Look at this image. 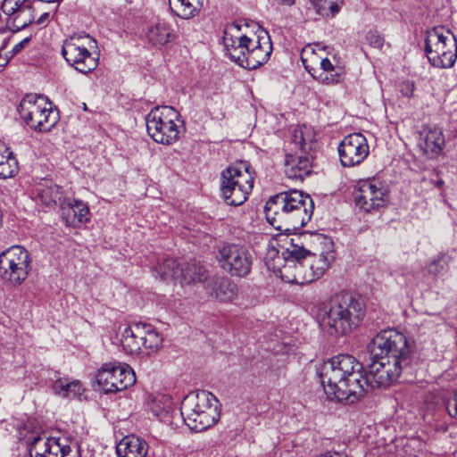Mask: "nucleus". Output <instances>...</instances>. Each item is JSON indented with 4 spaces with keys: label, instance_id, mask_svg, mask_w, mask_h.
<instances>
[{
    "label": "nucleus",
    "instance_id": "f257e3e1",
    "mask_svg": "<svg viewBox=\"0 0 457 457\" xmlns=\"http://www.w3.org/2000/svg\"><path fill=\"white\" fill-rule=\"evenodd\" d=\"M362 364L350 354H339L323 362L318 376L329 398L353 403L365 395L361 385Z\"/></svg>",
    "mask_w": 457,
    "mask_h": 457
},
{
    "label": "nucleus",
    "instance_id": "f03ea898",
    "mask_svg": "<svg viewBox=\"0 0 457 457\" xmlns=\"http://www.w3.org/2000/svg\"><path fill=\"white\" fill-rule=\"evenodd\" d=\"M366 312L364 301L349 293H338L318 305L317 321L333 337L350 334L361 323Z\"/></svg>",
    "mask_w": 457,
    "mask_h": 457
},
{
    "label": "nucleus",
    "instance_id": "7ed1b4c3",
    "mask_svg": "<svg viewBox=\"0 0 457 457\" xmlns=\"http://www.w3.org/2000/svg\"><path fill=\"white\" fill-rule=\"evenodd\" d=\"M314 210L312 198L303 191L292 189L271 196L265 204L267 221L278 231L302 228L311 220Z\"/></svg>",
    "mask_w": 457,
    "mask_h": 457
},
{
    "label": "nucleus",
    "instance_id": "20e7f679",
    "mask_svg": "<svg viewBox=\"0 0 457 457\" xmlns=\"http://www.w3.org/2000/svg\"><path fill=\"white\" fill-rule=\"evenodd\" d=\"M292 143L300 151L296 155L287 154L284 166L288 179L303 180L310 175L315 159L318 142L314 130L308 126H297L293 132Z\"/></svg>",
    "mask_w": 457,
    "mask_h": 457
},
{
    "label": "nucleus",
    "instance_id": "39448f33",
    "mask_svg": "<svg viewBox=\"0 0 457 457\" xmlns=\"http://www.w3.org/2000/svg\"><path fill=\"white\" fill-rule=\"evenodd\" d=\"M370 358L388 357L391 361L405 367L411 362V349L407 337L395 329H385L378 332L368 344Z\"/></svg>",
    "mask_w": 457,
    "mask_h": 457
},
{
    "label": "nucleus",
    "instance_id": "423d86ee",
    "mask_svg": "<svg viewBox=\"0 0 457 457\" xmlns=\"http://www.w3.org/2000/svg\"><path fill=\"white\" fill-rule=\"evenodd\" d=\"M253 187V177L245 164L228 166L221 172V196L228 205L243 204L247 200Z\"/></svg>",
    "mask_w": 457,
    "mask_h": 457
},
{
    "label": "nucleus",
    "instance_id": "0eeeda50",
    "mask_svg": "<svg viewBox=\"0 0 457 457\" xmlns=\"http://www.w3.org/2000/svg\"><path fill=\"white\" fill-rule=\"evenodd\" d=\"M425 52L429 62L437 68H450L457 59V41L454 35L444 27L428 31Z\"/></svg>",
    "mask_w": 457,
    "mask_h": 457
},
{
    "label": "nucleus",
    "instance_id": "6e6552de",
    "mask_svg": "<svg viewBox=\"0 0 457 457\" xmlns=\"http://www.w3.org/2000/svg\"><path fill=\"white\" fill-rule=\"evenodd\" d=\"M18 112L28 126L40 132L49 131L58 120L52 103L43 96L26 95L18 106Z\"/></svg>",
    "mask_w": 457,
    "mask_h": 457
},
{
    "label": "nucleus",
    "instance_id": "1a4fd4ad",
    "mask_svg": "<svg viewBox=\"0 0 457 457\" xmlns=\"http://www.w3.org/2000/svg\"><path fill=\"white\" fill-rule=\"evenodd\" d=\"M178 117V112L172 107L153 108L145 117L148 135L158 144H174L179 138V129L176 124Z\"/></svg>",
    "mask_w": 457,
    "mask_h": 457
},
{
    "label": "nucleus",
    "instance_id": "9d476101",
    "mask_svg": "<svg viewBox=\"0 0 457 457\" xmlns=\"http://www.w3.org/2000/svg\"><path fill=\"white\" fill-rule=\"evenodd\" d=\"M299 240V237L292 238L290 245L283 251L285 263L279 272L287 283L306 285L316 279L310 266L306 265V249L295 242Z\"/></svg>",
    "mask_w": 457,
    "mask_h": 457
},
{
    "label": "nucleus",
    "instance_id": "9b49d317",
    "mask_svg": "<svg viewBox=\"0 0 457 457\" xmlns=\"http://www.w3.org/2000/svg\"><path fill=\"white\" fill-rule=\"evenodd\" d=\"M91 43L95 40L89 35H73L62 44V54L67 63L83 74L92 72L98 66V58L88 49Z\"/></svg>",
    "mask_w": 457,
    "mask_h": 457
},
{
    "label": "nucleus",
    "instance_id": "f8f14e48",
    "mask_svg": "<svg viewBox=\"0 0 457 457\" xmlns=\"http://www.w3.org/2000/svg\"><path fill=\"white\" fill-rule=\"evenodd\" d=\"M29 251L21 245H13L0 254V276L13 286H20L28 278L31 269Z\"/></svg>",
    "mask_w": 457,
    "mask_h": 457
},
{
    "label": "nucleus",
    "instance_id": "ddd939ff",
    "mask_svg": "<svg viewBox=\"0 0 457 457\" xmlns=\"http://www.w3.org/2000/svg\"><path fill=\"white\" fill-rule=\"evenodd\" d=\"M367 374L361 372V385L364 387L365 395L370 389L387 387L400 377L403 370L406 368L401 364L391 361L388 357L370 358Z\"/></svg>",
    "mask_w": 457,
    "mask_h": 457
},
{
    "label": "nucleus",
    "instance_id": "4468645a",
    "mask_svg": "<svg viewBox=\"0 0 457 457\" xmlns=\"http://www.w3.org/2000/svg\"><path fill=\"white\" fill-rule=\"evenodd\" d=\"M223 46L226 54L234 62L241 67H253L263 60L266 53L260 50L253 51L250 57L245 58L244 50L247 49L249 37L240 33L239 26L231 25L224 30ZM262 51H266L263 49Z\"/></svg>",
    "mask_w": 457,
    "mask_h": 457
},
{
    "label": "nucleus",
    "instance_id": "2eb2a0df",
    "mask_svg": "<svg viewBox=\"0 0 457 457\" xmlns=\"http://www.w3.org/2000/svg\"><path fill=\"white\" fill-rule=\"evenodd\" d=\"M96 380L105 394L116 393L133 386L136 382V375L129 365L111 362L104 364L96 371Z\"/></svg>",
    "mask_w": 457,
    "mask_h": 457
},
{
    "label": "nucleus",
    "instance_id": "dca6fc26",
    "mask_svg": "<svg viewBox=\"0 0 457 457\" xmlns=\"http://www.w3.org/2000/svg\"><path fill=\"white\" fill-rule=\"evenodd\" d=\"M217 260L220 268L231 277L245 278L253 266V255L245 246L238 244L220 246Z\"/></svg>",
    "mask_w": 457,
    "mask_h": 457
},
{
    "label": "nucleus",
    "instance_id": "f3484780",
    "mask_svg": "<svg viewBox=\"0 0 457 457\" xmlns=\"http://www.w3.org/2000/svg\"><path fill=\"white\" fill-rule=\"evenodd\" d=\"M354 201L365 212L378 211L388 203V190L378 179L361 180L354 193Z\"/></svg>",
    "mask_w": 457,
    "mask_h": 457
},
{
    "label": "nucleus",
    "instance_id": "a211bd4d",
    "mask_svg": "<svg viewBox=\"0 0 457 457\" xmlns=\"http://www.w3.org/2000/svg\"><path fill=\"white\" fill-rule=\"evenodd\" d=\"M339 160L344 167H354L361 163L370 154L366 137L361 133L345 136L338 147Z\"/></svg>",
    "mask_w": 457,
    "mask_h": 457
},
{
    "label": "nucleus",
    "instance_id": "6ab92c4d",
    "mask_svg": "<svg viewBox=\"0 0 457 457\" xmlns=\"http://www.w3.org/2000/svg\"><path fill=\"white\" fill-rule=\"evenodd\" d=\"M61 218L67 227L78 228L89 220V209L81 200L64 198L61 204Z\"/></svg>",
    "mask_w": 457,
    "mask_h": 457
},
{
    "label": "nucleus",
    "instance_id": "aec40b11",
    "mask_svg": "<svg viewBox=\"0 0 457 457\" xmlns=\"http://www.w3.org/2000/svg\"><path fill=\"white\" fill-rule=\"evenodd\" d=\"M325 250L319 253H312L306 250V265H309L315 279L320 278L335 261L336 254L331 240L324 238Z\"/></svg>",
    "mask_w": 457,
    "mask_h": 457
},
{
    "label": "nucleus",
    "instance_id": "412c9836",
    "mask_svg": "<svg viewBox=\"0 0 457 457\" xmlns=\"http://www.w3.org/2000/svg\"><path fill=\"white\" fill-rule=\"evenodd\" d=\"M212 401H216V398L209 392L190 393L184 397L181 403L180 415L190 419V416L195 415V411L216 408L212 405Z\"/></svg>",
    "mask_w": 457,
    "mask_h": 457
},
{
    "label": "nucleus",
    "instance_id": "4be33fe9",
    "mask_svg": "<svg viewBox=\"0 0 457 457\" xmlns=\"http://www.w3.org/2000/svg\"><path fill=\"white\" fill-rule=\"evenodd\" d=\"M146 37L152 46L162 47L173 42L177 38V33L170 22L158 20L148 27Z\"/></svg>",
    "mask_w": 457,
    "mask_h": 457
},
{
    "label": "nucleus",
    "instance_id": "5701e85b",
    "mask_svg": "<svg viewBox=\"0 0 457 457\" xmlns=\"http://www.w3.org/2000/svg\"><path fill=\"white\" fill-rule=\"evenodd\" d=\"M145 331L142 328L141 322L130 324L124 328L120 344L122 350L129 354H141V339L145 336Z\"/></svg>",
    "mask_w": 457,
    "mask_h": 457
},
{
    "label": "nucleus",
    "instance_id": "b1692460",
    "mask_svg": "<svg viewBox=\"0 0 457 457\" xmlns=\"http://www.w3.org/2000/svg\"><path fill=\"white\" fill-rule=\"evenodd\" d=\"M36 199L46 207H55L63 202L62 187L50 180L40 182L36 187Z\"/></svg>",
    "mask_w": 457,
    "mask_h": 457
},
{
    "label": "nucleus",
    "instance_id": "393cba45",
    "mask_svg": "<svg viewBox=\"0 0 457 457\" xmlns=\"http://www.w3.org/2000/svg\"><path fill=\"white\" fill-rule=\"evenodd\" d=\"M422 138L420 142V147L429 158L438 156L445 146V137L439 129H429L422 132Z\"/></svg>",
    "mask_w": 457,
    "mask_h": 457
},
{
    "label": "nucleus",
    "instance_id": "a878e982",
    "mask_svg": "<svg viewBox=\"0 0 457 457\" xmlns=\"http://www.w3.org/2000/svg\"><path fill=\"white\" fill-rule=\"evenodd\" d=\"M119 457H146L147 443L136 436H125L116 449Z\"/></svg>",
    "mask_w": 457,
    "mask_h": 457
},
{
    "label": "nucleus",
    "instance_id": "bb28decb",
    "mask_svg": "<svg viewBox=\"0 0 457 457\" xmlns=\"http://www.w3.org/2000/svg\"><path fill=\"white\" fill-rule=\"evenodd\" d=\"M148 411L161 421L170 423L171 412L174 410L173 401L168 395L157 394L147 404Z\"/></svg>",
    "mask_w": 457,
    "mask_h": 457
},
{
    "label": "nucleus",
    "instance_id": "cd10ccee",
    "mask_svg": "<svg viewBox=\"0 0 457 457\" xmlns=\"http://www.w3.org/2000/svg\"><path fill=\"white\" fill-rule=\"evenodd\" d=\"M313 79L323 85H335L345 79V71L340 66H335L329 59L323 58L318 73Z\"/></svg>",
    "mask_w": 457,
    "mask_h": 457
},
{
    "label": "nucleus",
    "instance_id": "c85d7f7f",
    "mask_svg": "<svg viewBox=\"0 0 457 457\" xmlns=\"http://www.w3.org/2000/svg\"><path fill=\"white\" fill-rule=\"evenodd\" d=\"M145 336L141 339V354L149 356L155 353L162 346L163 337L152 324L141 322Z\"/></svg>",
    "mask_w": 457,
    "mask_h": 457
},
{
    "label": "nucleus",
    "instance_id": "c756f323",
    "mask_svg": "<svg viewBox=\"0 0 457 457\" xmlns=\"http://www.w3.org/2000/svg\"><path fill=\"white\" fill-rule=\"evenodd\" d=\"M218 413L216 408L208 411H195V415L188 417H182L185 424L193 431L202 432L218 420Z\"/></svg>",
    "mask_w": 457,
    "mask_h": 457
},
{
    "label": "nucleus",
    "instance_id": "7c9ffc66",
    "mask_svg": "<svg viewBox=\"0 0 457 457\" xmlns=\"http://www.w3.org/2000/svg\"><path fill=\"white\" fill-rule=\"evenodd\" d=\"M266 49L264 51V54L266 53L263 60L259 62L257 65L253 67H244L245 69L248 70H254L264 64L269 59L272 53V44L270 41V38L267 32H263L262 35L254 36L253 37H249V42L247 43V49L244 50V55L245 58L248 59L250 57V54L256 50H260L263 52L262 50Z\"/></svg>",
    "mask_w": 457,
    "mask_h": 457
},
{
    "label": "nucleus",
    "instance_id": "2f4dec72",
    "mask_svg": "<svg viewBox=\"0 0 457 457\" xmlns=\"http://www.w3.org/2000/svg\"><path fill=\"white\" fill-rule=\"evenodd\" d=\"M6 15V27L12 32L20 31L30 25L34 19L32 8H23L14 11L12 14Z\"/></svg>",
    "mask_w": 457,
    "mask_h": 457
},
{
    "label": "nucleus",
    "instance_id": "473e14b6",
    "mask_svg": "<svg viewBox=\"0 0 457 457\" xmlns=\"http://www.w3.org/2000/svg\"><path fill=\"white\" fill-rule=\"evenodd\" d=\"M18 170V162L13 153L4 144L0 143V179L13 177Z\"/></svg>",
    "mask_w": 457,
    "mask_h": 457
},
{
    "label": "nucleus",
    "instance_id": "72a5a7b5",
    "mask_svg": "<svg viewBox=\"0 0 457 457\" xmlns=\"http://www.w3.org/2000/svg\"><path fill=\"white\" fill-rule=\"evenodd\" d=\"M205 270L201 263L195 260L180 264L179 281L182 285L200 282L204 278Z\"/></svg>",
    "mask_w": 457,
    "mask_h": 457
},
{
    "label": "nucleus",
    "instance_id": "f704fd0d",
    "mask_svg": "<svg viewBox=\"0 0 457 457\" xmlns=\"http://www.w3.org/2000/svg\"><path fill=\"white\" fill-rule=\"evenodd\" d=\"M52 389L55 395L67 398L80 395L83 391L82 385L79 380L69 381L62 378L53 383Z\"/></svg>",
    "mask_w": 457,
    "mask_h": 457
},
{
    "label": "nucleus",
    "instance_id": "c9c22d12",
    "mask_svg": "<svg viewBox=\"0 0 457 457\" xmlns=\"http://www.w3.org/2000/svg\"><path fill=\"white\" fill-rule=\"evenodd\" d=\"M44 457H65L71 452V439L63 435L51 436Z\"/></svg>",
    "mask_w": 457,
    "mask_h": 457
},
{
    "label": "nucleus",
    "instance_id": "e433bc0d",
    "mask_svg": "<svg viewBox=\"0 0 457 457\" xmlns=\"http://www.w3.org/2000/svg\"><path fill=\"white\" fill-rule=\"evenodd\" d=\"M214 295L220 302H230L237 295V287L227 278H217L214 282Z\"/></svg>",
    "mask_w": 457,
    "mask_h": 457
},
{
    "label": "nucleus",
    "instance_id": "4c0bfd02",
    "mask_svg": "<svg viewBox=\"0 0 457 457\" xmlns=\"http://www.w3.org/2000/svg\"><path fill=\"white\" fill-rule=\"evenodd\" d=\"M204 6V0H177L175 13L182 19L196 15Z\"/></svg>",
    "mask_w": 457,
    "mask_h": 457
},
{
    "label": "nucleus",
    "instance_id": "58836bf2",
    "mask_svg": "<svg viewBox=\"0 0 457 457\" xmlns=\"http://www.w3.org/2000/svg\"><path fill=\"white\" fill-rule=\"evenodd\" d=\"M321 59L316 54L315 49L307 46L303 49L301 54V60L304 69L312 75V78L318 73V70L320 67Z\"/></svg>",
    "mask_w": 457,
    "mask_h": 457
},
{
    "label": "nucleus",
    "instance_id": "ea45409f",
    "mask_svg": "<svg viewBox=\"0 0 457 457\" xmlns=\"http://www.w3.org/2000/svg\"><path fill=\"white\" fill-rule=\"evenodd\" d=\"M318 14L333 17L340 10L343 0H311Z\"/></svg>",
    "mask_w": 457,
    "mask_h": 457
},
{
    "label": "nucleus",
    "instance_id": "a19ab883",
    "mask_svg": "<svg viewBox=\"0 0 457 457\" xmlns=\"http://www.w3.org/2000/svg\"><path fill=\"white\" fill-rule=\"evenodd\" d=\"M180 263L176 260L168 258L158 264L157 272L162 279H179Z\"/></svg>",
    "mask_w": 457,
    "mask_h": 457
},
{
    "label": "nucleus",
    "instance_id": "79ce46f5",
    "mask_svg": "<svg viewBox=\"0 0 457 457\" xmlns=\"http://www.w3.org/2000/svg\"><path fill=\"white\" fill-rule=\"evenodd\" d=\"M50 437L37 436L34 437L29 445L30 457H44L46 449H48Z\"/></svg>",
    "mask_w": 457,
    "mask_h": 457
},
{
    "label": "nucleus",
    "instance_id": "37998d69",
    "mask_svg": "<svg viewBox=\"0 0 457 457\" xmlns=\"http://www.w3.org/2000/svg\"><path fill=\"white\" fill-rule=\"evenodd\" d=\"M31 4V0H4L1 9L4 14H12L18 9L32 8Z\"/></svg>",
    "mask_w": 457,
    "mask_h": 457
},
{
    "label": "nucleus",
    "instance_id": "c03bdc74",
    "mask_svg": "<svg viewBox=\"0 0 457 457\" xmlns=\"http://www.w3.org/2000/svg\"><path fill=\"white\" fill-rule=\"evenodd\" d=\"M447 266L448 265L445 256L440 255L428 264V270L429 273L438 275L442 271L445 270Z\"/></svg>",
    "mask_w": 457,
    "mask_h": 457
},
{
    "label": "nucleus",
    "instance_id": "a18cd8bd",
    "mask_svg": "<svg viewBox=\"0 0 457 457\" xmlns=\"http://www.w3.org/2000/svg\"><path fill=\"white\" fill-rule=\"evenodd\" d=\"M415 84L412 80H404L399 84V91L402 96L411 98L413 96Z\"/></svg>",
    "mask_w": 457,
    "mask_h": 457
},
{
    "label": "nucleus",
    "instance_id": "49530a36",
    "mask_svg": "<svg viewBox=\"0 0 457 457\" xmlns=\"http://www.w3.org/2000/svg\"><path fill=\"white\" fill-rule=\"evenodd\" d=\"M366 39L375 48H380L384 44V38L377 31L368 32Z\"/></svg>",
    "mask_w": 457,
    "mask_h": 457
},
{
    "label": "nucleus",
    "instance_id": "de8ad7c7",
    "mask_svg": "<svg viewBox=\"0 0 457 457\" xmlns=\"http://www.w3.org/2000/svg\"><path fill=\"white\" fill-rule=\"evenodd\" d=\"M446 410L451 417L457 419V391L447 400Z\"/></svg>",
    "mask_w": 457,
    "mask_h": 457
},
{
    "label": "nucleus",
    "instance_id": "09e8293b",
    "mask_svg": "<svg viewBox=\"0 0 457 457\" xmlns=\"http://www.w3.org/2000/svg\"><path fill=\"white\" fill-rule=\"evenodd\" d=\"M29 41V37H26L18 44H16L11 52V57H13L16 54L20 53Z\"/></svg>",
    "mask_w": 457,
    "mask_h": 457
},
{
    "label": "nucleus",
    "instance_id": "8fccbe9b",
    "mask_svg": "<svg viewBox=\"0 0 457 457\" xmlns=\"http://www.w3.org/2000/svg\"><path fill=\"white\" fill-rule=\"evenodd\" d=\"M295 0H272L274 4L280 6H291L295 4Z\"/></svg>",
    "mask_w": 457,
    "mask_h": 457
},
{
    "label": "nucleus",
    "instance_id": "3c124183",
    "mask_svg": "<svg viewBox=\"0 0 457 457\" xmlns=\"http://www.w3.org/2000/svg\"><path fill=\"white\" fill-rule=\"evenodd\" d=\"M318 457H347L345 454L338 453V452H328L324 454H320Z\"/></svg>",
    "mask_w": 457,
    "mask_h": 457
},
{
    "label": "nucleus",
    "instance_id": "603ef678",
    "mask_svg": "<svg viewBox=\"0 0 457 457\" xmlns=\"http://www.w3.org/2000/svg\"><path fill=\"white\" fill-rule=\"evenodd\" d=\"M48 19H49V13L48 12H44L37 19V23L39 24V25L44 24V23H46L48 21Z\"/></svg>",
    "mask_w": 457,
    "mask_h": 457
}]
</instances>
